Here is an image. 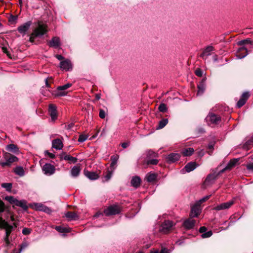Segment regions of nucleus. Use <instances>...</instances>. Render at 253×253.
<instances>
[{"instance_id":"obj_1","label":"nucleus","mask_w":253,"mask_h":253,"mask_svg":"<svg viewBox=\"0 0 253 253\" xmlns=\"http://www.w3.org/2000/svg\"><path fill=\"white\" fill-rule=\"evenodd\" d=\"M47 32L46 27L43 24H39L38 26L33 31L31 34L30 39L32 38L42 37Z\"/></svg>"},{"instance_id":"obj_2","label":"nucleus","mask_w":253,"mask_h":253,"mask_svg":"<svg viewBox=\"0 0 253 253\" xmlns=\"http://www.w3.org/2000/svg\"><path fill=\"white\" fill-rule=\"evenodd\" d=\"M3 158L5 162L1 164V166L3 167L10 166L13 162H17L18 160L17 157L8 153H5L3 155Z\"/></svg>"},{"instance_id":"obj_3","label":"nucleus","mask_w":253,"mask_h":253,"mask_svg":"<svg viewBox=\"0 0 253 253\" xmlns=\"http://www.w3.org/2000/svg\"><path fill=\"white\" fill-rule=\"evenodd\" d=\"M209 125H218L221 122V117L212 113H209L205 119Z\"/></svg>"},{"instance_id":"obj_4","label":"nucleus","mask_w":253,"mask_h":253,"mask_svg":"<svg viewBox=\"0 0 253 253\" xmlns=\"http://www.w3.org/2000/svg\"><path fill=\"white\" fill-rule=\"evenodd\" d=\"M175 225L174 222L170 220H165L160 228V231L165 234L169 233Z\"/></svg>"},{"instance_id":"obj_5","label":"nucleus","mask_w":253,"mask_h":253,"mask_svg":"<svg viewBox=\"0 0 253 253\" xmlns=\"http://www.w3.org/2000/svg\"><path fill=\"white\" fill-rule=\"evenodd\" d=\"M72 86V84L68 83L63 85L59 86L55 91L54 95L55 96H64L67 94V92L65 91L67 89Z\"/></svg>"},{"instance_id":"obj_6","label":"nucleus","mask_w":253,"mask_h":253,"mask_svg":"<svg viewBox=\"0 0 253 253\" xmlns=\"http://www.w3.org/2000/svg\"><path fill=\"white\" fill-rule=\"evenodd\" d=\"M0 228L5 229V235L9 236L13 229L12 225H10L8 223L0 217Z\"/></svg>"},{"instance_id":"obj_7","label":"nucleus","mask_w":253,"mask_h":253,"mask_svg":"<svg viewBox=\"0 0 253 253\" xmlns=\"http://www.w3.org/2000/svg\"><path fill=\"white\" fill-rule=\"evenodd\" d=\"M120 212V210L116 205L110 206L104 210V213L106 216L116 215Z\"/></svg>"},{"instance_id":"obj_8","label":"nucleus","mask_w":253,"mask_h":253,"mask_svg":"<svg viewBox=\"0 0 253 253\" xmlns=\"http://www.w3.org/2000/svg\"><path fill=\"white\" fill-rule=\"evenodd\" d=\"M42 170L45 175H51L55 172V169L52 165L46 163L42 167Z\"/></svg>"},{"instance_id":"obj_9","label":"nucleus","mask_w":253,"mask_h":253,"mask_svg":"<svg viewBox=\"0 0 253 253\" xmlns=\"http://www.w3.org/2000/svg\"><path fill=\"white\" fill-rule=\"evenodd\" d=\"M195 223V220L190 217L183 221L182 226L186 230H190L194 228Z\"/></svg>"},{"instance_id":"obj_10","label":"nucleus","mask_w":253,"mask_h":253,"mask_svg":"<svg viewBox=\"0 0 253 253\" xmlns=\"http://www.w3.org/2000/svg\"><path fill=\"white\" fill-rule=\"evenodd\" d=\"M60 67L63 70L69 71L72 70L73 65L69 59H66L60 62Z\"/></svg>"},{"instance_id":"obj_11","label":"nucleus","mask_w":253,"mask_h":253,"mask_svg":"<svg viewBox=\"0 0 253 253\" xmlns=\"http://www.w3.org/2000/svg\"><path fill=\"white\" fill-rule=\"evenodd\" d=\"M234 203V200H232L227 202L222 203L213 208V210L215 211H221L228 209L231 207Z\"/></svg>"},{"instance_id":"obj_12","label":"nucleus","mask_w":253,"mask_h":253,"mask_svg":"<svg viewBox=\"0 0 253 253\" xmlns=\"http://www.w3.org/2000/svg\"><path fill=\"white\" fill-rule=\"evenodd\" d=\"M48 111L51 119V121L53 122L55 121L57 118V113L56 106L53 104H49Z\"/></svg>"},{"instance_id":"obj_13","label":"nucleus","mask_w":253,"mask_h":253,"mask_svg":"<svg viewBox=\"0 0 253 253\" xmlns=\"http://www.w3.org/2000/svg\"><path fill=\"white\" fill-rule=\"evenodd\" d=\"M31 24L32 22L31 21H28L23 25L19 26L17 28V30L21 34L25 35L27 31L29 30Z\"/></svg>"},{"instance_id":"obj_14","label":"nucleus","mask_w":253,"mask_h":253,"mask_svg":"<svg viewBox=\"0 0 253 253\" xmlns=\"http://www.w3.org/2000/svg\"><path fill=\"white\" fill-rule=\"evenodd\" d=\"M206 86V79L203 78L197 85L198 90L197 95L198 96L202 95L205 90Z\"/></svg>"},{"instance_id":"obj_15","label":"nucleus","mask_w":253,"mask_h":253,"mask_svg":"<svg viewBox=\"0 0 253 253\" xmlns=\"http://www.w3.org/2000/svg\"><path fill=\"white\" fill-rule=\"evenodd\" d=\"M250 94L248 92H245L242 95L241 98L238 101L237 103V106L238 108H241L246 103L247 100L249 98Z\"/></svg>"},{"instance_id":"obj_16","label":"nucleus","mask_w":253,"mask_h":253,"mask_svg":"<svg viewBox=\"0 0 253 253\" xmlns=\"http://www.w3.org/2000/svg\"><path fill=\"white\" fill-rule=\"evenodd\" d=\"M248 54L247 48L243 46L239 48L236 53V56L238 59H242L245 57Z\"/></svg>"},{"instance_id":"obj_17","label":"nucleus","mask_w":253,"mask_h":253,"mask_svg":"<svg viewBox=\"0 0 253 253\" xmlns=\"http://www.w3.org/2000/svg\"><path fill=\"white\" fill-rule=\"evenodd\" d=\"M238 161L239 160L238 159H235L230 160V161L228 163V164L225 167V168H224L223 169L219 171V173H223L225 170L231 169L232 168L236 166V165H237V164L238 162Z\"/></svg>"},{"instance_id":"obj_18","label":"nucleus","mask_w":253,"mask_h":253,"mask_svg":"<svg viewBox=\"0 0 253 253\" xmlns=\"http://www.w3.org/2000/svg\"><path fill=\"white\" fill-rule=\"evenodd\" d=\"M214 50V48L212 46H207L201 54L200 57L203 59L206 60L208 56L211 55V52Z\"/></svg>"},{"instance_id":"obj_19","label":"nucleus","mask_w":253,"mask_h":253,"mask_svg":"<svg viewBox=\"0 0 253 253\" xmlns=\"http://www.w3.org/2000/svg\"><path fill=\"white\" fill-rule=\"evenodd\" d=\"M221 173H219V172L218 173H212V174H209L205 181V183L206 184H211L214 180H215L218 175H219L220 174H221Z\"/></svg>"},{"instance_id":"obj_20","label":"nucleus","mask_w":253,"mask_h":253,"mask_svg":"<svg viewBox=\"0 0 253 253\" xmlns=\"http://www.w3.org/2000/svg\"><path fill=\"white\" fill-rule=\"evenodd\" d=\"M52 147L56 150H61L63 147V144L60 139H55L52 141Z\"/></svg>"},{"instance_id":"obj_21","label":"nucleus","mask_w":253,"mask_h":253,"mask_svg":"<svg viewBox=\"0 0 253 253\" xmlns=\"http://www.w3.org/2000/svg\"><path fill=\"white\" fill-rule=\"evenodd\" d=\"M180 157V155L178 153H171L169 154L167 160L169 163H174L178 161Z\"/></svg>"},{"instance_id":"obj_22","label":"nucleus","mask_w":253,"mask_h":253,"mask_svg":"<svg viewBox=\"0 0 253 253\" xmlns=\"http://www.w3.org/2000/svg\"><path fill=\"white\" fill-rule=\"evenodd\" d=\"M60 44V39L57 37H53L49 42V45L54 48L58 47Z\"/></svg>"},{"instance_id":"obj_23","label":"nucleus","mask_w":253,"mask_h":253,"mask_svg":"<svg viewBox=\"0 0 253 253\" xmlns=\"http://www.w3.org/2000/svg\"><path fill=\"white\" fill-rule=\"evenodd\" d=\"M197 167L198 165L196 162H191L187 164L184 169L186 172H189L195 169Z\"/></svg>"},{"instance_id":"obj_24","label":"nucleus","mask_w":253,"mask_h":253,"mask_svg":"<svg viewBox=\"0 0 253 253\" xmlns=\"http://www.w3.org/2000/svg\"><path fill=\"white\" fill-rule=\"evenodd\" d=\"M199 208L197 206H194L191 208L190 217L193 218L197 217L200 213Z\"/></svg>"},{"instance_id":"obj_25","label":"nucleus","mask_w":253,"mask_h":253,"mask_svg":"<svg viewBox=\"0 0 253 253\" xmlns=\"http://www.w3.org/2000/svg\"><path fill=\"white\" fill-rule=\"evenodd\" d=\"M85 175L89 179L94 180L99 177L98 174L93 171H85Z\"/></svg>"},{"instance_id":"obj_26","label":"nucleus","mask_w":253,"mask_h":253,"mask_svg":"<svg viewBox=\"0 0 253 253\" xmlns=\"http://www.w3.org/2000/svg\"><path fill=\"white\" fill-rule=\"evenodd\" d=\"M61 159H64L66 161H69L73 163L77 162V159L75 157H73L69 155L66 154L65 153H63L61 155Z\"/></svg>"},{"instance_id":"obj_27","label":"nucleus","mask_w":253,"mask_h":253,"mask_svg":"<svg viewBox=\"0 0 253 253\" xmlns=\"http://www.w3.org/2000/svg\"><path fill=\"white\" fill-rule=\"evenodd\" d=\"M141 181V178L139 176H136L132 178L131 184L133 187L137 188L140 186Z\"/></svg>"},{"instance_id":"obj_28","label":"nucleus","mask_w":253,"mask_h":253,"mask_svg":"<svg viewBox=\"0 0 253 253\" xmlns=\"http://www.w3.org/2000/svg\"><path fill=\"white\" fill-rule=\"evenodd\" d=\"M81 169L79 166L73 167L71 170V174L73 177H77L80 174Z\"/></svg>"},{"instance_id":"obj_29","label":"nucleus","mask_w":253,"mask_h":253,"mask_svg":"<svg viewBox=\"0 0 253 253\" xmlns=\"http://www.w3.org/2000/svg\"><path fill=\"white\" fill-rule=\"evenodd\" d=\"M253 146V140L250 138L247 140L243 145L242 148L243 149L248 150Z\"/></svg>"},{"instance_id":"obj_30","label":"nucleus","mask_w":253,"mask_h":253,"mask_svg":"<svg viewBox=\"0 0 253 253\" xmlns=\"http://www.w3.org/2000/svg\"><path fill=\"white\" fill-rule=\"evenodd\" d=\"M118 159L119 156L117 155H113L111 157V162L110 164V167L113 170L115 169V168L114 167L117 164Z\"/></svg>"},{"instance_id":"obj_31","label":"nucleus","mask_w":253,"mask_h":253,"mask_svg":"<svg viewBox=\"0 0 253 253\" xmlns=\"http://www.w3.org/2000/svg\"><path fill=\"white\" fill-rule=\"evenodd\" d=\"M14 172L16 174L20 176H23L25 174L23 168L20 166L16 167L14 169Z\"/></svg>"},{"instance_id":"obj_32","label":"nucleus","mask_w":253,"mask_h":253,"mask_svg":"<svg viewBox=\"0 0 253 253\" xmlns=\"http://www.w3.org/2000/svg\"><path fill=\"white\" fill-rule=\"evenodd\" d=\"M65 216L70 220H76L78 218L77 214L75 212L71 211L66 212Z\"/></svg>"},{"instance_id":"obj_33","label":"nucleus","mask_w":253,"mask_h":253,"mask_svg":"<svg viewBox=\"0 0 253 253\" xmlns=\"http://www.w3.org/2000/svg\"><path fill=\"white\" fill-rule=\"evenodd\" d=\"M194 150L192 148H188L184 149L182 151V154L184 156H190L193 154Z\"/></svg>"},{"instance_id":"obj_34","label":"nucleus","mask_w":253,"mask_h":253,"mask_svg":"<svg viewBox=\"0 0 253 253\" xmlns=\"http://www.w3.org/2000/svg\"><path fill=\"white\" fill-rule=\"evenodd\" d=\"M157 178V175L154 173H149L146 176V180L149 182L154 181Z\"/></svg>"},{"instance_id":"obj_35","label":"nucleus","mask_w":253,"mask_h":253,"mask_svg":"<svg viewBox=\"0 0 253 253\" xmlns=\"http://www.w3.org/2000/svg\"><path fill=\"white\" fill-rule=\"evenodd\" d=\"M15 205L23 208L24 210L27 209L26 203L24 200H18L16 199Z\"/></svg>"},{"instance_id":"obj_36","label":"nucleus","mask_w":253,"mask_h":253,"mask_svg":"<svg viewBox=\"0 0 253 253\" xmlns=\"http://www.w3.org/2000/svg\"><path fill=\"white\" fill-rule=\"evenodd\" d=\"M6 150L8 151L12 152L14 153H17L18 152V149L16 145L13 144H10L6 146Z\"/></svg>"},{"instance_id":"obj_37","label":"nucleus","mask_w":253,"mask_h":253,"mask_svg":"<svg viewBox=\"0 0 253 253\" xmlns=\"http://www.w3.org/2000/svg\"><path fill=\"white\" fill-rule=\"evenodd\" d=\"M55 229L57 231L61 233H68L70 232L69 228L62 226H56Z\"/></svg>"},{"instance_id":"obj_38","label":"nucleus","mask_w":253,"mask_h":253,"mask_svg":"<svg viewBox=\"0 0 253 253\" xmlns=\"http://www.w3.org/2000/svg\"><path fill=\"white\" fill-rule=\"evenodd\" d=\"M168 123V119H163L159 122V125L157 127L158 129H161L164 127Z\"/></svg>"},{"instance_id":"obj_39","label":"nucleus","mask_w":253,"mask_h":253,"mask_svg":"<svg viewBox=\"0 0 253 253\" xmlns=\"http://www.w3.org/2000/svg\"><path fill=\"white\" fill-rule=\"evenodd\" d=\"M245 44H253V41H252L250 39H247L244 40H241L238 42V44L239 45H243Z\"/></svg>"},{"instance_id":"obj_40","label":"nucleus","mask_w":253,"mask_h":253,"mask_svg":"<svg viewBox=\"0 0 253 253\" xmlns=\"http://www.w3.org/2000/svg\"><path fill=\"white\" fill-rule=\"evenodd\" d=\"M5 199L9 203L14 204L15 205L16 199L14 198L13 196H6Z\"/></svg>"},{"instance_id":"obj_41","label":"nucleus","mask_w":253,"mask_h":253,"mask_svg":"<svg viewBox=\"0 0 253 253\" xmlns=\"http://www.w3.org/2000/svg\"><path fill=\"white\" fill-rule=\"evenodd\" d=\"M45 206H44L43 204H41V203H36L35 204V209L38 211H42L44 208L45 207Z\"/></svg>"},{"instance_id":"obj_42","label":"nucleus","mask_w":253,"mask_h":253,"mask_svg":"<svg viewBox=\"0 0 253 253\" xmlns=\"http://www.w3.org/2000/svg\"><path fill=\"white\" fill-rule=\"evenodd\" d=\"M1 186L5 188L7 191H10L12 188V184L11 183H3L1 184Z\"/></svg>"},{"instance_id":"obj_43","label":"nucleus","mask_w":253,"mask_h":253,"mask_svg":"<svg viewBox=\"0 0 253 253\" xmlns=\"http://www.w3.org/2000/svg\"><path fill=\"white\" fill-rule=\"evenodd\" d=\"M151 253H170L169 250L165 248H162L161 251L156 250L152 252Z\"/></svg>"},{"instance_id":"obj_44","label":"nucleus","mask_w":253,"mask_h":253,"mask_svg":"<svg viewBox=\"0 0 253 253\" xmlns=\"http://www.w3.org/2000/svg\"><path fill=\"white\" fill-rule=\"evenodd\" d=\"M159 110L161 112H166L167 110V107L165 104L162 103L159 106Z\"/></svg>"},{"instance_id":"obj_45","label":"nucleus","mask_w":253,"mask_h":253,"mask_svg":"<svg viewBox=\"0 0 253 253\" xmlns=\"http://www.w3.org/2000/svg\"><path fill=\"white\" fill-rule=\"evenodd\" d=\"M212 235V232L211 230L206 231L205 233L201 235V237L203 238H207L210 237Z\"/></svg>"},{"instance_id":"obj_46","label":"nucleus","mask_w":253,"mask_h":253,"mask_svg":"<svg viewBox=\"0 0 253 253\" xmlns=\"http://www.w3.org/2000/svg\"><path fill=\"white\" fill-rule=\"evenodd\" d=\"M88 136L84 134H81L79 136L78 141L80 142H84L87 139Z\"/></svg>"},{"instance_id":"obj_47","label":"nucleus","mask_w":253,"mask_h":253,"mask_svg":"<svg viewBox=\"0 0 253 253\" xmlns=\"http://www.w3.org/2000/svg\"><path fill=\"white\" fill-rule=\"evenodd\" d=\"M32 230L28 228H24L22 229V233L25 235H28L31 233Z\"/></svg>"},{"instance_id":"obj_48","label":"nucleus","mask_w":253,"mask_h":253,"mask_svg":"<svg viewBox=\"0 0 253 253\" xmlns=\"http://www.w3.org/2000/svg\"><path fill=\"white\" fill-rule=\"evenodd\" d=\"M158 160L156 159H151L147 161L148 165H156L158 164Z\"/></svg>"},{"instance_id":"obj_49","label":"nucleus","mask_w":253,"mask_h":253,"mask_svg":"<svg viewBox=\"0 0 253 253\" xmlns=\"http://www.w3.org/2000/svg\"><path fill=\"white\" fill-rule=\"evenodd\" d=\"M106 112L102 109H100L99 113V116L101 119L105 118L106 116Z\"/></svg>"},{"instance_id":"obj_50","label":"nucleus","mask_w":253,"mask_h":253,"mask_svg":"<svg viewBox=\"0 0 253 253\" xmlns=\"http://www.w3.org/2000/svg\"><path fill=\"white\" fill-rule=\"evenodd\" d=\"M147 156L150 157H157V154L153 151L149 150L147 153Z\"/></svg>"},{"instance_id":"obj_51","label":"nucleus","mask_w":253,"mask_h":253,"mask_svg":"<svg viewBox=\"0 0 253 253\" xmlns=\"http://www.w3.org/2000/svg\"><path fill=\"white\" fill-rule=\"evenodd\" d=\"M9 236L5 235V236L3 238V241L5 242V246H8L10 244Z\"/></svg>"},{"instance_id":"obj_52","label":"nucleus","mask_w":253,"mask_h":253,"mask_svg":"<svg viewBox=\"0 0 253 253\" xmlns=\"http://www.w3.org/2000/svg\"><path fill=\"white\" fill-rule=\"evenodd\" d=\"M112 175V172L110 171H108L107 174L104 176V178H105V180L108 181V180H109L111 178Z\"/></svg>"},{"instance_id":"obj_53","label":"nucleus","mask_w":253,"mask_h":253,"mask_svg":"<svg viewBox=\"0 0 253 253\" xmlns=\"http://www.w3.org/2000/svg\"><path fill=\"white\" fill-rule=\"evenodd\" d=\"M195 73L197 76L202 77L203 72L200 69H197L195 71Z\"/></svg>"},{"instance_id":"obj_54","label":"nucleus","mask_w":253,"mask_h":253,"mask_svg":"<svg viewBox=\"0 0 253 253\" xmlns=\"http://www.w3.org/2000/svg\"><path fill=\"white\" fill-rule=\"evenodd\" d=\"M246 168L248 170L253 171V163H249L246 165Z\"/></svg>"},{"instance_id":"obj_55","label":"nucleus","mask_w":253,"mask_h":253,"mask_svg":"<svg viewBox=\"0 0 253 253\" xmlns=\"http://www.w3.org/2000/svg\"><path fill=\"white\" fill-rule=\"evenodd\" d=\"M210 196H211V195H208V196H206L202 198L199 201V202L200 203V204H201V203L206 201L207 200H208L209 199Z\"/></svg>"},{"instance_id":"obj_56","label":"nucleus","mask_w":253,"mask_h":253,"mask_svg":"<svg viewBox=\"0 0 253 253\" xmlns=\"http://www.w3.org/2000/svg\"><path fill=\"white\" fill-rule=\"evenodd\" d=\"M42 211L45 212L47 213L50 214L51 213L52 211H51V210L49 208H48L46 206H45Z\"/></svg>"},{"instance_id":"obj_57","label":"nucleus","mask_w":253,"mask_h":253,"mask_svg":"<svg viewBox=\"0 0 253 253\" xmlns=\"http://www.w3.org/2000/svg\"><path fill=\"white\" fill-rule=\"evenodd\" d=\"M207 230V229L206 227L205 226H203V227H201L199 229V232H200L201 233H205Z\"/></svg>"},{"instance_id":"obj_58","label":"nucleus","mask_w":253,"mask_h":253,"mask_svg":"<svg viewBox=\"0 0 253 253\" xmlns=\"http://www.w3.org/2000/svg\"><path fill=\"white\" fill-rule=\"evenodd\" d=\"M4 211V205L3 202L0 200V213Z\"/></svg>"},{"instance_id":"obj_59","label":"nucleus","mask_w":253,"mask_h":253,"mask_svg":"<svg viewBox=\"0 0 253 253\" xmlns=\"http://www.w3.org/2000/svg\"><path fill=\"white\" fill-rule=\"evenodd\" d=\"M214 147V143L213 142H211L208 144V148L209 150H211L212 152V150L213 149Z\"/></svg>"},{"instance_id":"obj_60","label":"nucleus","mask_w":253,"mask_h":253,"mask_svg":"<svg viewBox=\"0 0 253 253\" xmlns=\"http://www.w3.org/2000/svg\"><path fill=\"white\" fill-rule=\"evenodd\" d=\"M27 247V244L26 243H24L21 244L20 246V251H22L23 250L25 249Z\"/></svg>"},{"instance_id":"obj_61","label":"nucleus","mask_w":253,"mask_h":253,"mask_svg":"<svg viewBox=\"0 0 253 253\" xmlns=\"http://www.w3.org/2000/svg\"><path fill=\"white\" fill-rule=\"evenodd\" d=\"M55 57L59 60H62L64 59V57L62 55L59 54L56 55Z\"/></svg>"},{"instance_id":"obj_62","label":"nucleus","mask_w":253,"mask_h":253,"mask_svg":"<svg viewBox=\"0 0 253 253\" xmlns=\"http://www.w3.org/2000/svg\"><path fill=\"white\" fill-rule=\"evenodd\" d=\"M46 153L47 154V155H48V156L50 158H54L55 156L54 154H52V153H49L48 152V151H46Z\"/></svg>"},{"instance_id":"obj_63","label":"nucleus","mask_w":253,"mask_h":253,"mask_svg":"<svg viewBox=\"0 0 253 253\" xmlns=\"http://www.w3.org/2000/svg\"><path fill=\"white\" fill-rule=\"evenodd\" d=\"M73 126H74V124L73 123H71V124H69L68 125L66 126V128L67 129H71L73 127Z\"/></svg>"},{"instance_id":"obj_64","label":"nucleus","mask_w":253,"mask_h":253,"mask_svg":"<svg viewBox=\"0 0 253 253\" xmlns=\"http://www.w3.org/2000/svg\"><path fill=\"white\" fill-rule=\"evenodd\" d=\"M121 146L123 148H126L128 147V144L126 142H124L122 143Z\"/></svg>"}]
</instances>
